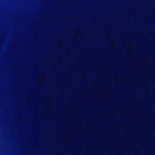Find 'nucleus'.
I'll return each mask as SVG.
<instances>
[{"label": "nucleus", "instance_id": "1", "mask_svg": "<svg viewBox=\"0 0 155 155\" xmlns=\"http://www.w3.org/2000/svg\"><path fill=\"white\" fill-rule=\"evenodd\" d=\"M36 33H39V0H36Z\"/></svg>", "mask_w": 155, "mask_h": 155}]
</instances>
